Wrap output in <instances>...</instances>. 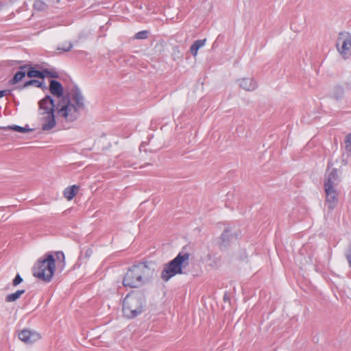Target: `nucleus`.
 Returning <instances> with one entry per match:
<instances>
[{
    "mask_svg": "<svg viewBox=\"0 0 351 351\" xmlns=\"http://www.w3.org/2000/svg\"><path fill=\"white\" fill-rule=\"evenodd\" d=\"M71 101L69 98H62L57 104V114L66 122H73L76 120L80 111L84 110V98L79 88L75 87L73 89Z\"/></svg>",
    "mask_w": 351,
    "mask_h": 351,
    "instance_id": "nucleus-1",
    "label": "nucleus"
},
{
    "mask_svg": "<svg viewBox=\"0 0 351 351\" xmlns=\"http://www.w3.org/2000/svg\"><path fill=\"white\" fill-rule=\"evenodd\" d=\"M155 268L153 263H140L133 265L126 272L123 285L130 288L139 287L147 283L153 277Z\"/></svg>",
    "mask_w": 351,
    "mask_h": 351,
    "instance_id": "nucleus-2",
    "label": "nucleus"
},
{
    "mask_svg": "<svg viewBox=\"0 0 351 351\" xmlns=\"http://www.w3.org/2000/svg\"><path fill=\"white\" fill-rule=\"evenodd\" d=\"M146 306L145 296L141 291L132 292L126 295L123 302V313L132 319L142 313Z\"/></svg>",
    "mask_w": 351,
    "mask_h": 351,
    "instance_id": "nucleus-3",
    "label": "nucleus"
},
{
    "mask_svg": "<svg viewBox=\"0 0 351 351\" xmlns=\"http://www.w3.org/2000/svg\"><path fill=\"white\" fill-rule=\"evenodd\" d=\"M189 253L180 252L173 260L164 265L160 274L161 279L167 282L176 275L184 274L183 269L189 265Z\"/></svg>",
    "mask_w": 351,
    "mask_h": 351,
    "instance_id": "nucleus-4",
    "label": "nucleus"
},
{
    "mask_svg": "<svg viewBox=\"0 0 351 351\" xmlns=\"http://www.w3.org/2000/svg\"><path fill=\"white\" fill-rule=\"evenodd\" d=\"M56 259L49 253L44 256L43 259H39L33 267V275L45 282H49L55 271Z\"/></svg>",
    "mask_w": 351,
    "mask_h": 351,
    "instance_id": "nucleus-5",
    "label": "nucleus"
},
{
    "mask_svg": "<svg viewBox=\"0 0 351 351\" xmlns=\"http://www.w3.org/2000/svg\"><path fill=\"white\" fill-rule=\"evenodd\" d=\"M332 162H328L325 173L324 186V189H337L341 182V172L337 168H332Z\"/></svg>",
    "mask_w": 351,
    "mask_h": 351,
    "instance_id": "nucleus-6",
    "label": "nucleus"
},
{
    "mask_svg": "<svg viewBox=\"0 0 351 351\" xmlns=\"http://www.w3.org/2000/svg\"><path fill=\"white\" fill-rule=\"evenodd\" d=\"M54 100L49 95H46L43 99L39 101V114L45 115L47 113L54 112L55 107Z\"/></svg>",
    "mask_w": 351,
    "mask_h": 351,
    "instance_id": "nucleus-7",
    "label": "nucleus"
},
{
    "mask_svg": "<svg viewBox=\"0 0 351 351\" xmlns=\"http://www.w3.org/2000/svg\"><path fill=\"white\" fill-rule=\"evenodd\" d=\"M338 51L344 58L351 56V38L346 37L345 38H339L337 42Z\"/></svg>",
    "mask_w": 351,
    "mask_h": 351,
    "instance_id": "nucleus-8",
    "label": "nucleus"
},
{
    "mask_svg": "<svg viewBox=\"0 0 351 351\" xmlns=\"http://www.w3.org/2000/svg\"><path fill=\"white\" fill-rule=\"evenodd\" d=\"M328 210L332 211L338 202L339 193L337 189H324Z\"/></svg>",
    "mask_w": 351,
    "mask_h": 351,
    "instance_id": "nucleus-9",
    "label": "nucleus"
},
{
    "mask_svg": "<svg viewBox=\"0 0 351 351\" xmlns=\"http://www.w3.org/2000/svg\"><path fill=\"white\" fill-rule=\"evenodd\" d=\"M42 130L45 132L49 131L55 128L56 121L54 112L47 113L40 118Z\"/></svg>",
    "mask_w": 351,
    "mask_h": 351,
    "instance_id": "nucleus-10",
    "label": "nucleus"
},
{
    "mask_svg": "<svg viewBox=\"0 0 351 351\" xmlns=\"http://www.w3.org/2000/svg\"><path fill=\"white\" fill-rule=\"evenodd\" d=\"M18 336L20 340L26 343H32L40 337L38 333L28 329L21 330Z\"/></svg>",
    "mask_w": 351,
    "mask_h": 351,
    "instance_id": "nucleus-11",
    "label": "nucleus"
},
{
    "mask_svg": "<svg viewBox=\"0 0 351 351\" xmlns=\"http://www.w3.org/2000/svg\"><path fill=\"white\" fill-rule=\"evenodd\" d=\"M237 82L241 88L246 91H254L258 86L256 82L251 77L239 79Z\"/></svg>",
    "mask_w": 351,
    "mask_h": 351,
    "instance_id": "nucleus-12",
    "label": "nucleus"
},
{
    "mask_svg": "<svg viewBox=\"0 0 351 351\" xmlns=\"http://www.w3.org/2000/svg\"><path fill=\"white\" fill-rule=\"evenodd\" d=\"M49 90L51 93L58 98L63 95V87L60 82L56 80H51L49 84Z\"/></svg>",
    "mask_w": 351,
    "mask_h": 351,
    "instance_id": "nucleus-13",
    "label": "nucleus"
},
{
    "mask_svg": "<svg viewBox=\"0 0 351 351\" xmlns=\"http://www.w3.org/2000/svg\"><path fill=\"white\" fill-rule=\"evenodd\" d=\"M232 239V235L230 233V229L229 228H226L221 236V241L219 245L220 249H226L229 245Z\"/></svg>",
    "mask_w": 351,
    "mask_h": 351,
    "instance_id": "nucleus-14",
    "label": "nucleus"
},
{
    "mask_svg": "<svg viewBox=\"0 0 351 351\" xmlns=\"http://www.w3.org/2000/svg\"><path fill=\"white\" fill-rule=\"evenodd\" d=\"M206 41V39L197 40L191 46L190 51L194 57L197 56L199 49L205 45Z\"/></svg>",
    "mask_w": 351,
    "mask_h": 351,
    "instance_id": "nucleus-15",
    "label": "nucleus"
},
{
    "mask_svg": "<svg viewBox=\"0 0 351 351\" xmlns=\"http://www.w3.org/2000/svg\"><path fill=\"white\" fill-rule=\"evenodd\" d=\"M78 186L73 185L72 186L67 187L64 191V195L68 199H72L78 191Z\"/></svg>",
    "mask_w": 351,
    "mask_h": 351,
    "instance_id": "nucleus-16",
    "label": "nucleus"
},
{
    "mask_svg": "<svg viewBox=\"0 0 351 351\" xmlns=\"http://www.w3.org/2000/svg\"><path fill=\"white\" fill-rule=\"evenodd\" d=\"M27 75L29 77H38L43 79L45 78L44 72L36 70L34 67L31 66L27 71Z\"/></svg>",
    "mask_w": 351,
    "mask_h": 351,
    "instance_id": "nucleus-17",
    "label": "nucleus"
},
{
    "mask_svg": "<svg viewBox=\"0 0 351 351\" xmlns=\"http://www.w3.org/2000/svg\"><path fill=\"white\" fill-rule=\"evenodd\" d=\"M25 75L26 72L24 71H17L13 77L9 81V84L13 85L20 82L25 77Z\"/></svg>",
    "mask_w": 351,
    "mask_h": 351,
    "instance_id": "nucleus-18",
    "label": "nucleus"
},
{
    "mask_svg": "<svg viewBox=\"0 0 351 351\" xmlns=\"http://www.w3.org/2000/svg\"><path fill=\"white\" fill-rule=\"evenodd\" d=\"M25 293L24 289L18 290L15 293H10L6 295L5 297V302H14L16 300H18L21 295H23Z\"/></svg>",
    "mask_w": 351,
    "mask_h": 351,
    "instance_id": "nucleus-19",
    "label": "nucleus"
},
{
    "mask_svg": "<svg viewBox=\"0 0 351 351\" xmlns=\"http://www.w3.org/2000/svg\"><path fill=\"white\" fill-rule=\"evenodd\" d=\"M3 129L4 130H14V131H16V132H21V133H25V132H32L34 130L33 129L27 128V127H21V126L16 125H10V126H8L6 128H3Z\"/></svg>",
    "mask_w": 351,
    "mask_h": 351,
    "instance_id": "nucleus-20",
    "label": "nucleus"
},
{
    "mask_svg": "<svg viewBox=\"0 0 351 351\" xmlns=\"http://www.w3.org/2000/svg\"><path fill=\"white\" fill-rule=\"evenodd\" d=\"M344 90L343 88L340 86H337L334 88L332 91V97L336 100H340L343 97Z\"/></svg>",
    "mask_w": 351,
    "mask_h": 351,
    "instance_id": "nucleus-21",
    "label": "nucleus"
},
{
    "mask_svg": "<svg viewBox=\"0 0 351 351\" xmlns=\"http://www.w3.org/2000/svg\"><path fill=\"white\" fill-rule=\"evenodd\" d=\"M29 86H34L36 87L41 88L43 89H44L46 87L43 82H40L38 80H30L23 84V88H26Z\"/></svg>",
    "mask_w": 351,
    "mask_h": 351,
    "instance_id": "nucleus-22",
    "label": "nucleus"
},
{
    "mask_svg": "<svg viewBox=\"0 0 351 351\" xmlns=\"http://www.w3.org/2000/svg\"><path fill=\"white\" fill-rule=\"evenodd\" d=\"M344 146L347 154L351 156V132L346 136L344 140Z\"/></svg>",
    "mask_w": 351,
    "mask_h": 351,
    "instance_id": "nucleus-23",
    "label": "nucleus"
},
{
    "mask_svg": "<svg viewBox=\"0 0 351 351\" xmlns=\"http://www.w3.org/2000/svg\"><path fill=\"white\" fill-rule=\"evenodd\" d=\"M148 34H149L148 31L143 30V31H141V32H138V33H136L135 34L134 37L136 39H145L147 38Z\"/></svg>",
    "mask_w": 351,
    "mask_h": 351,
    "instance_id": "nucleus-24",
    "label": "nucleus"
},
{
    "mask_svg": "<svg viewBox=\"0 0 351 351\" xmlns=\"http://www.w3.org/2000/svg\"><path fill=\"white\" fill-rule=\"evenodd\" d=\"M56 258L58 261H60L62 266L64 265V254L62 252H56Z\"/></svg>",
    "mask_w": 351,
    "mask_h": 351,
    "instance_id": "nucleus-25",
    "label": "nucleus"
},
{
    "mask_svg": "<svg viewBox=\"0 0 351 351\" xmlns=\"http://www.w3.org/2000/svg\"><path fill=\"white\" fill-rule=\"evenodd\" d=\"M43 72H44L45 76L47 75L48 77H53V78L58 77V75L56 71H51L47 69H45Z\"/></svg>",
    "mask_w": 351,
    "mask_h": 351,
    "instance_id": "nucleus-26",
    "label": "nucleus"
},
{
    "mask_svg": "<svg viewBox=\"0 0 351 351\" xmlns=\"http://www.w3.org/2000/svg\"><path fill=\"white\" fill-rule=\"evenodd\" d=\"M22 282H23V278H21V276L19 274H17L16 276H15V278H14L13 281H12V285L14 286V287H16L17 285H19Z\"/></svg>",
    "mask_w": 351,
    "mask_h": 351,
    "instance_id": "nucleus-27",
    "label": "nucleus"
},
{
    "mask_svg": "<svg viewBox=\"0 0 351 351\" xmlns=\"http://www.w3.org/2000/svg\"><path fill=\"white\" fill-rule=\"evenodd\" d=\"M34 7L38 10H43L45 8V4L41 1H36L34 3Z\"/></svg>",
    "mask_w": 351,
    "mask_h": 351,
    "instance_id": "nucleus-28",
    "label": "nucleus"
},
{
    "mask_svg": "<svg viewBox=\"0 0 351 351\" xmlns=\"http://www.w3.org/2000/svg\"><path fill=\"white\" fill-rule=\"evenodd\" d=\"M72 47H73V44L71 42H69V43H68L67 46L58 47V50H60L62 51H69L72 49Z\"/></svg>",
    "mask_w": 351,
    "mask_h": 351,
    "instance_id": "nucleus-29",
    "label": "nucleus"
},
{
    "mask_svg": "<svg viewBox=\"0 0 351 351\" xmlns=\"http://www.w3.org/2000/svg\"><path fill=\"white\" fill-rule=\"evenodd\" d=\"M124 166L126 167H133L134 169H136V163L130 161V160H125L123 162Z\"/></svg>",
    "mask_w": 351,
    "mask_h": 351,
    "instance_id": "nucleus-30",
    "label": "nucleus"
},
{
    "mask_svg": "<svg viewBox=\"0 0 351 351\" xmlns=\"http://www.w3.org/2000/svg\"><path fill=\"white\" fill-rule=\"evenodd\" d=\"M346 257L348 261L349 266L351 267V245L349 246V248L346 254Z\"/></svg>",
    "mask_w": 351,
    "mask_h": 351,
    "instance_id": "nucleus-31",
    "label": "nucleus"
},
{
    "mask_svg": "<svg viewBox=\"0 0 351 351\" xmlns=\"http://www.w3.org/2000/svg\"><path fill=\"white\" fill-rule=\"evenodd\" d=\"M29 67H31V66H29L28 64H24V65L20 66V69H21V71H25V70H28L29 69Z\"/></svg>",
    "mask_w": 351,
    "mask_h": 351,
    "instance_id": "nucleus-32",
    "label": "nucleus"
},
{
    "mask_svg": "<svg viewBox=\"0 0 351 351\" xmlns=\"http://www.w3.org/2000/svg\"><path fill=\"white\" fill-rule=\"evenodd\" d=\"M7 91L8 90H0V98L5 96Z\"/></svg>",
    "mask_w": 351,
    "mask_h": 351,
    "instance_id": "nucleus-33",
    "label": "nucleus"
},
{
    "mask_svg": "<svg viewBox=\"0 0 351 351\" xmlns=\"http://www.w3.org/2000/svg\"><path fill=\"white\" fill-rule=\"evenodd\" d=\"M2 7V3L0 2V9Z\"/></svg>",
    "mask_w": 351,
    "mask_h": 351,
    "instance_id": "nucleus-34",
    "label": "nucleus"
},
{
    "mask_svg": "<svg viewBox=\"0 0 351 351\" xmlns=\"http://www.w3.org/2000/svg\"><path fill=\"white\" fill-rule=\"evenodd\" d=\"M59 0H57V1H58Z\"/></svg>",
    "mask_w": 351,
    "mask_h": 351,
    "instance_id": "nucleus-35",
    "label": "nucleus"
}]
</instances>
